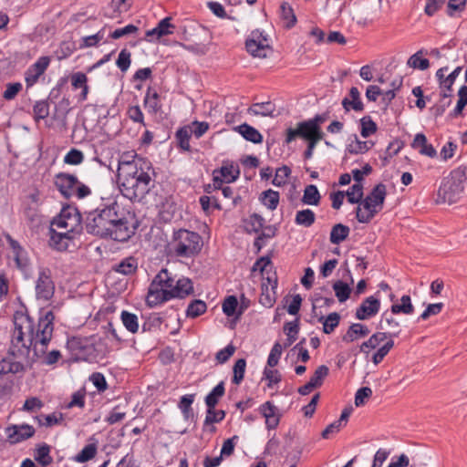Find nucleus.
<instances>
[{
  "label": "nucleus",
  "instance_id": "obj_1",
  "mask_svg": "<svg viewBox=\"0 0 467 467\" xmlns=\"http://www.w3.org/2000/svg\"><path fill=\"white\" fill-rule=\"evenodd\" d=\"M84 225L86 231L92 235L121 243L130 240L136 231L132 218L119 211V205L116 201L102 203L88 212Z\"/></svg>",
  "mask_w": 467,
  "mask_h": 467
},
{
  "label": "nucleus",
  "instance_id": "obj_2",
  "mask_svg": "<svg viewBox=\"0 0 467 467\" xmlns=\"http://www.w3.org/2000/svg\"><path fill=\"white\" fill-rule=\"evenodd\" d=\"M192 293L191 279L183 277L175 280L167 269H161L150 284L146 304L150 307H155L172 298H184Z\"/></svg>",
  "mask_w": 467,
  "mask_h": 467
},
{
  "label": "nucleus",
  "instance_id": "obj_3",
  "mask_svg": "<svg viewBox=\"0 0 467 467\" xmlns=\"http://www.w3.org/2000/svg\"><path fill=\"white\" fill-rule=\"evenodd\" d=\"M155 171L150 161L139 164L136 169L126 167L118 174L119 190L131 202H140L153 185Z\"/></svg>",
  "mask_w": 467,
  "mask_h": 467
},
{
  "label": "nucleus",
  "instance_id": "obj_4",
  "mask_svg": "<svg viewBox=\"0 0 467 467\" xmlns=\"http://www.w3.org/2000/svg\"><path fill=\"white\" fill-rule=\"evenodd\" d=\"M55 316L52 311L40 313L37 324L34 323L33 318L27 314L16 312L14 316V326L20 328L23 324L29 325V328H24L28 341L33 345V351L36 356H44L48 343L50 342L54 331Z\"/></svg>",
  "mask_w": 467,
  "mask_h": 467
},
{
  "label": "nucleus",
  "instance_id": "obj_5",
  "mask_svg": "<svg viewBox=\"0 0 467 467\" xmlns=\"http://www.w3.org/2000/svg\"><path fill=\"white\" fill-rule=\"evenodd\" d=\"M24 328H29V325L23 324L20 326V328H14L11 344L8 348L7 354L9 358L14 360H19L21 358L24 359L23 366H26V370L28 368H32L33 365L36 362V360L43 356H36L33 351V355H30L31 348L33 349V345L31 342L27 345L25 341L26 332Z\"/></svg>",
  "mask_w": 467,
  "mask_h": 467
},
{
  "label": "nucleus",
  "instance_id": "obj_6",
  "mask_svg": "<svg viewBox=\"0 0 467 467\" xmlns=\"http://www.w3.org/2000/svg\"><path fill=\"white\" fill-rule=\"evenodd\" d=\"M467 183V166H459L452 170L441 185L438 194L444 202L455 203L464 191Z\"/></svg>",
  "mask_w": 467,
  "mask_h": 467
},
{
  "label": "nucleus",
  "instance_id": "obj_7",
  "mask_svg": "<svg viewBox=\"0 0 467 467\" xmlns=\"http://www.w3.org/2000/svg\"><path fill=\"white\" fill-rule=\"evenodd\" d=\"M171 245L178 256L191 257L200 253L202 240L195 232L180 229L174 232Z\"/></svg>",
  "mask_w": 467,
  "mask_h": 467
},
{
  "label": "nucleus",
  "instance_id": "obj_8",
  "mask_svg": "<svg viewBox=\"0 0 467 467\" xmlns=\"http://www.w3.org/2000/svg\"><path fill=\"white\" fill-rule=\"evenodd\" d=\"M386 195V185L383 183L377 184L361 202L367 212H362L360 205L357 207V220L362 223H369L382 209Z\"/></svg>",
  "mask_w": 467,
  "mask_h": 467
},
{
  "label": "nucleus",
  "instance_id": "obj_9",
  "mask_svg": "<svg viewBox=\"0 0 467 467\" xmlns=\"http://www.w3.org/2000/svg\"><path fill=\"white\" fill-rule=\"evenodd\" d=\"M54 184L66 199H83L91 194L90 188L82 183L75 174L59 172L54 177Z\"/></svg>",
  "mask_w": 467,
  "mask_h": 467
},
{
  "label": "nucleus",
  "instance_id": "obj_10",
  "mask_svg": "<svg viewBox=\"0 0 467 467\" xmlns=\"http://www.w3.org/2000/svg\"><path fill=\"white\" fill-rule=\"evenodd\" d=\"M67 348L77 360H89L96 358L95 337H72L67 341Z\"/></svg>",
  "mask_w": 467,
  "mask_h": 467
},
{
  "label": "nucleus",
  "instance_id": "obj_11",
  "mask_svg": "<svg viewBox=\"0 0 467 467\" xmlns=\"http://www.w3.org/2000/svg\"><path fill=\"white\" fill-rule=\"evenodd\" d=\"M297 137L306 140H322L324 133L320 127H317L309 119L297 123L296 129L288 128L286 130L285 143L289 144Z\"/></svg>",
  "mask_w": 467,
  "mask_h": 467
},
{
  "label": "nucleus",
  "instance_id": "obj_12",
  "mask_svg": "<svg viewBox=\"0 0 467 467\" xmlns=\"http://www.w3.org/2000/svg\"><path fill=\"white\" fill-rule=\"evenodd\" d=\"M52 224L74 234L79 233L82 228L80 213L77 208L70 205L62 208L59 215L53 220Z\"/></svg>",
  "mask_w": 467,
  "mask_h": 467
},
{
  "label": "nucleus",
  "instance_id": "obj_13",
  "mask_svg": "<svg viewBox=\"0 0 467 467\" xmlns=\"http://www.w3.org/2000/svg\"><path fill=\"white\" fill-rule=\"evenodd\" d=\"M35 291L37 300L47 302L53 297L55 293V283L52 279V274L49 268H39L37 278L36 280Z\"/></svg>",
  "mask_w": 467,
  "mask_h": 467
},
{
  "label": "nucleus",
  "instance_id": "obj_14",
  "mask_svg": "<svg viewBox=\"0 0 467 467\" xmlns=\"http://www.w3.org/2000/svg\"><path fill=\"white\" fill-rule=\"evenodd\" d=\"M245 47L248 53L253 57H266L270 46L268 39L264 36L263 32L254 30L251 33L249 38L245 42Z\"/></svg>",
  "mask_w": 467,
  "mask_h": 467
},
{
  "label": "nucleus",
  "instance_id": "obj_15",
  "mask_svg": "<svg viewBox=\"0 0 467 467\" xmlns=\"http://www.w3.org/2000/svg\"><path fill=\"white\" fill-rule=\"evenodd\" d=\"M7 441L11 444L19 443L34 436L36 430L29 424L10 425L5 430Z\"/></svg>",
  "mask_w": 467,
  "mask_h": 467
},
{
  "label": "nucleus",
  "instance_id": "obj_16",
  "mask_svg": "<svg viewBox=\"0 0 467 467\" xmlns=\"http://www.w3.org/2000/svg\"><path fill=\"white\" fill-rule=\"evenodd\" d=\"M50 59L48 57H41L30 66L25 72V81L27 88L34 86L41 75L44 74L49 65Z\"/></svg>",
  "mask_w": 467,
  "mask_h": 467
},
{
  "label": "nucleus",
  "instance_id": "obj_17",
  "mask_svg": "<svg viewBox=\"0 0 467 467\" xmlns=\"http://www.w3.org/2000/svg\"><path fill=\"white\" fill-rule=\"evenodd\" d=\"M379 308L380 301L374 296H368L356 309V318L358 320L369 319L379 313Z\"/></svg>",
  "mask_w": 467,
  "mask_h": 467
},
{
  "label": "nucleus",
  "instance_id": "obj_18",
  "mask_svg": "<svg viewBox=\"0 0 467 467\" xmlns=\"http://www.w3.org/2000/svg\"><path fill=\"white\" fill-rule=\"evenodd\" d=\"M40 204V193L37 190H34L26 197L24 206L25 217L31 222H35L38 218V207Z\"/></svg>",
  "mask_w": 467,
  "mask_h": 467
},
{
  "label": "nucleus",
  "instance_id": "obj_19",
  "mask_svg": "<svg viewBox=\"0 0 467 467\" xmlns=\"http://www.w3.org/2000/svg\"><path fill=\"white\" fill-rule=\"evenodd\" d=\"M267 283H263L261 286V295L259 298L260 304L264 306L271 307L275 303V289L277 286V281L275 278L268 275L266 277Z\"/></svg>",
  "mask_w": 467,
  "mask_h": 467
},
{
  "label": "nucleus",
  "instance_id": "obj_20",
  "mask_svg": "<svg viewBox=\"0 0 467 467\" xmlns=\"http://www.w3.org/2000/svg\"><path fill=\"white\" fill-rule=\"evenodd\" d=\"M50 246L57 251H66L69 246V243L74 238V234L66 230V232H57L50 228Z\"/></svg>",
  "mask_w": 467,
  "mask_h": 467
},
{
  "label": "nucleus",
  "instance_id": "obj_21",
  "mask_svg": "<svg viewBox=\"0 0 467 467\" xmlns=\"http://www.w3.org/2000/svg\"><path fill=\"white\" fill-rule=\"evenodd\" d=\"M276 107L272 101L257 102L252 104L247 109V113L253 116L271 117L275 118L277 116L275 113Z\"/></svg>",
  "mask_w": 467,
  "mask_h": 467
},
{
  "label": "nucleus",
  "instance_id": "obj_22",
  "mask_svg": "<svg viewBox=\"0 0 467 467\" xmlns=\"http://www.w3.org/2000/svg\"><path fill=\"white\" fill-rule=\"evenodd\" d=\"M369 334V329L361 323H353L349 326L342 340L346 343L354 342L359 338L365 337Z\"/></svg>",
  "mask_w": 467,
  "mask_h": 467
},
{
  "label": "nucleus",
  "instance_id": "obj_23",
  "mask_svg": "<svg viewBox=\"0 0 467 467\" xmlns=\"http://www.w3.org/2000/svg\"><path fill=\"white\" fill-rule=\"evenodd\" d=\"M148 161L149 160L146 158L138 156L134 151L124 152L119 160L118 174H121L126 167L130 168V166H131L133 169H136L139 164H142V162Z\"/></svg>",
  "mask_w": 467,
  "mask_h": 467
},
{
  "label": "nucleus",
  "instance_id": "obj_24",
  "mask_svg": "<svg viewBox=\"0 0 467 467\" xmlns=\"http://www.w3.org/2000/svg\"><path fill=\"white\" fill-rule=\"evenodd\" d=\"M26 371V366H23L20 360H14L9 356L0 358V375L18 374Z\"/></svg>",
  "mask_w": 467,
  "mask_h": 467
},
{
  "label": "nucleus",
  "instance_id": "obj_25",
  "mask_svg": "<svg viewBox=\"0 0 467 467\" xmlns=\"http://www.w3.org/2000/svg\"><path fill=\"white\" fill-rule=\"evenodd\" d=\"M342 106L346 111L353 109L355 111H362L364 105L360 99V93L356 87H352L349 90V97H346L342 100Z\"/></svg>",
  "mask_w": 467,
  "mask_h": 467
},
{
  "label": "nucleus",
  "instance_id": "obj_26",
  "mask_svg": "<svg viewBox=\"0 0 467 467\" xmlns=\"http://www.w3.org/2000/svg\"><path fill=\"white\" fill-rule=\"evenodd\" d=\"M394 314H389L387 311L381 316V319L379 323V328L381 330L389 328L390 332L388 333V337H396L400 334V323L396 318L393 317Z\"/></svg>",
  "mask_w": 467,
  "mask_h": 467
},
{
  "label": "nucleus",
  "instance_id": "obj_27",
  "mask_svg": "<svg viewBox=\"0 0 467 467\" xmlns=\"http://www.w3.org/2000/svg\"><path fill=\"white\" fill-rule=\"evenodd\" d=\"M411 146L414 149L419 150V152L422 155H426L431 158H434L437 155L436 150L431 144L427 143V138L422 133H418L415 136Z\"/></svg>",
  "mask_w": 467,
  "mask_h": 467
},
{
  "label": "nucleus",
  "instance_id": "obj_28",
  "mask_svg": "<svg viewBox=\"0 0 467 467\" xmlns=\"http://www.w3.org/2000/svg\"><path fill=\"white\" fill-rule=\"evenodd\" d=\"M144 106L150 113L156 114L161 109L160 95L156 90L152 89L151 88H149L147 89L144 98Z\"/></svg>",
  "mask_w": 467,
  "mask_h": 467
},
{
  "label": "nucleus",
  "instance_id": "obj_29",
  "mask_svg": "<svg viewBox=\"0 0 467 467\" xmlns=\"http://www.w3.org/2000/svg\"><path fill=\"white\" fill-rule=\"evenodd\" d=\"M246 140L253 143H261L263 141L262 134L254 127L244 123L234 128Z\"/></svg>",
  "mask_w": 467,
  "mask_h": 467
},
{
  "label": "nucleus",
  "instance_id": "obj_30",
  "mask_svg": "<svg viewBox=\"0 0 467 467\" xmlns=\"http://www.w3.org/2000/svg\"><path fill=\"white\" fill-rule=\"evenodd\" d=\"M112 268L117 273L129 275L136 272L138 268V262L136 258L130 256L123 259L119 264H116Z\"/></svg>",
  "mask_w": 467,
  "mask_h": 467
},
{
  "label": "nucleus",
  "instance_id": "obj_31",
  "mask_svg": "<svg viewBox=\"0 0 467 467\" xmlns=\"http://www.w3.org/2000/svg\"><path fill=\"white\" fill-rule=\"evenodd\" d=\"M50 451L51 447L47 443L38 445L35 451V460L43 467L50 465L53 462Z\"/></svg>",
  "mask_w": 467,
  "mask_h": 467
},
{
  "label": "nucleus",
  "instance_id": "obj_32",
  "mask_svg": "<svg viewBox=\"0 0 467 467\" xmlns=\"http://www.w3.org/2000/svg\"><path fill=\"white\" fill-rule=\"evenodd\" d=\"M318 322L323 325V332L331 334L338 327L340 322V315L337 312H332L327 317L321 316Z\"/></svg>",
  "mask_w": 467,
  "mask_h": 467
},
{
  "label": "nucleus",
  "instance_id": "obj_33",
  "mask_svg": "<svg viewBox=\"0 0 467 467\" xmlns=\"http://www.w3.org/2000/svg\"><path fill=\"white\" fill-rule=\"evenodd\" d=\"M349 232L348 226L337 223L331 229L329 240L333 244H339L348 238Z\"/></svg>",
  "mask_w": 467,
  "mask_h": 467
},
{
  "label": "nucleus",
  "instance_id": "obj_34",
  "mask_svg": "<svg viewBox=\"0 0 467 467\" xmlns=\"http://www.w3.org/2000/svg\"><path fill=\"white\" fill-rule=\"evenodd\" d=\"M176 140L178 141V146L185 150L191 151L190 139L192 137V127L191 126H183L180 128L175 134Z\"/></svg>",
  "mask_w": 467,
  "mask_h": 467
},
{
  "label": "nucleus",
  "instance_id": "obj_35",
  "mask_svg": "<svg viewBox=\"0 0 467 467\" xmlns=\"http://www.w3.org/2000/svg\"><path fill=\"white\" fill-rule=\"evenodd\" d=\"M265 224V219L258 213H253L244 220V228L248 234L259 233Z\"/></svg>",
  "mask_w": 467,
  "mask_h": 467
},
{
  "label": "nucleus",
  "instance_id": "obj_36",
  "mask_svg": "<svg viewBox=\"0 0 467 467\" xmlns=\"http://www.w3.org/2000/svg\"><path fill=\"white\" fill-rule=\"evenodd\" d=\"M225 389L223 381L217 384L212 391L205 397V404L207 409L215 408L219 400L224 395Z\"/></svg>",
  "mask_w": 467,
  "mask_h": 467
},
{
  "label": "nucleus",
  "instance_id": "obj_37",
  "mask_svg": "<svg viewBox=\"0 0 467 467\" xmlns=\"http://www.w3.org/2000/svg\"><path fill=\"white\" fill-rule=\"evenodd\" d=\"M391 314L410 315L414 312V306L411 304L410 296L404 295L400 298V304H393L390 307Z\"/></svg>",
  "mask_w": 467,
  "mask_h": 467
},
{
  "label": "nucleus",
  "instance_id": "obj_38",
  "mask_svg": "<svg viewBox=\"0 0 467 467\" xmlns=\"http://www.w3.org/2000/svg\"><path fill=\"white\" fill-rule=\"evenodd\" d=\"M279 192L271 189L263 192L260 195V201L262 203L271 211L276 209L279 203Z\"/></svg>",
  "mask_w": 467,
  "mask_h": 467
},
{
  "label": "nucleus",
  "instance_id": "obj_39",
  "mask_svg": "<svg viewBox=\"0 0 467 467\" xmlns=\"http://www.w3.org/2000/svg\"><path fill=\"white\" fill-rule=\"evenodd\" d=\"M316 221V214L310 209L300 210L296 213L295 217V223L297 225L304 227H310Z\"/></svg>",
  "mask_w": 467,
  "mask_h": 467
},
{
  "label": "nucleus",
  "instance_id": "obj_40",
  "mask_svg": "<svg viewBox=\"0 0 467 467\" xmlns=\"http://www.w3.org/2000/svg\"><path fill=\"white\" fill-rule=\"evenodd\" d=\"M280 17L287 28L293 27L296 23V16L294 10L286 2H283L280 5Z\"/></svg>",
  "mask_w": 467,
  "mask_h": 467
},
{
  "label": "nucleus",
  "instance_id": "obj_41",
  "mask_svg": "<svg viewBox=\"0 0 467 467\" xmlns=\"http://www.w3.org/2000/svg\"><path fill=\"white\" fill-rule=\"evenodd\" d=\"M207 309V305L201 299H193L188 305L186 309V317L190 318H196L204 314Z\"/></svg>",
  "mask_w": 467,
  "mask_h": 467
},
{
  "label": "nucleus",
  "instance_id": "obj_42",
  "mask_svg": "<svg viewBox=\"0 0 467 467\" xmlns=\"http://www.w3.org/2000/svg\"><path fill=\"white\" fill-rule=\"evenodd\" d=\"M97 451V443H88L74 457V461L80 463L87 462L96 456Z\"/></svg>",
  "mask_w": 467,
  "mask_h": 467
},
{
  "label": "nucleus",
  "instance_id": "obj_43",
  "mask_svg": "<svg viewBox=\"0 0 467 467\" xmlns=\"http://www.w3.org/2000/svg\"><path fill=\"white\" fill-rule=\"evenodd\" d=\"M462 67H457L444 80H441V88H443V91L441 92V96L443 99L450 98L451 96V87L457 78V77L462 72Z\"/></svg>",
  "mask_w": 467,
  "mask_h": 467
},
{
  "label": "nucleus",
  "instance_id": "obj_44",
  "mask_svg": "<svg viewBox=\"0 0 467 467\" xmlns=\"http://www.w3.org/2000/svg\"><path fill=\"white\" fill-rule=\"evenodd\" d=\"M320 193L316 185H307L305 188L302 202L307 205H317L320 202Z\"/></svg>",
  "mask_w": 467,
  "mask_h": 467
},
{
  "label": "nucleus",
  "instance_id": "obj_45",
  "mask_svg": "<svg viewBox=\"0 0 467 467\" xmlns=\"http://www.w3.org/2000/svg\"><path fill=\"white\" fill-rule=\"evenodd\" d=\"M123 326L128 331L135 334L139 330L138 317L135 314L128 312L126 310L121 312L120 315Z\"/></svg>",
  "mask_w": 467,
  "mask_h": 467
},
{
  "label": "nucleus",
  "instance_id": "obj_46",
  "mask_svg": "<svg viewBox=\"0 0 467 467\" xmlns=\"http://www.w3.org/2000/svg\"><path fill=\"white\" fill-rule=\"evenodd\" d=\"M425 52L423 49L419 50L413 54L407 61V65L412 68L426 70L430 67V62L427 58H421L420 56Z\"/></svg>",
  "mask_w": 467,
  "mask_h": 467
},
{
  "label": "nucleus",
  "instance_id": "obj_47",
  "mask_svg": "<svg viewBox=\"0 0 467 467\" xmlns=\"http://www.w3.org/2000/svg\"><path fill=\"white\" fill-rule=\"evenodd\" d=\"M387 337H388L387 332H377V333L373 334L367 341L363 342L360 345V351L366 352L367 348H371V349L376 348Z\"/></svg>",
  "mask_w": 467,
  "mask_h": 467
},
{
  "label": "nucleus",
  "instance_id": "obj_48",
  "mask_svg": "<svg viewBox=\"0 0 467 467\" xmlns=\"http://www.w3.org/2000/svg\"><path fill=\"white\" fill-rule=\"evenodd\" d=\"M36 420L40 426L52 427L54 425L59 424L63 420V415L62 413L57 412L48 415L41 414L36 416Z\"/></svg>",
  "mask_w": 467,
  "mask_h": 467
},
{
  "label": "nucleus",
  "instance_id": "obj_49",
  "mask_svg": "<svg viewBox=\"0 0 467 467\" xmlns=\"http://www.w3.org/2000/svg\"><path fill=\"white\" fill-rule=\"evenodd\" d=\"M459 99L455 109L451 112L450 116L456 118L462 113L464 107L467 105V86H462L458 91Z\"/></svg>",
  "mask_w": 467,
  "mask_h": 467
},
{
  "label": "nucleus",
  "instance_id": "obj_50",
  "mask_svg": "<svg viewBox=\"0 0 467 467\" xmlns=\"http://www.w3.org/2000/svg\"><path fill=\"white\" fill-rule=\"evenodd\" d=\"M333 289L340 303H343L349 298L351 288L348 284L342 281H337L333 285Z\"/></svg>",
  "mask_w": 467,
  "mask_h": 467
},
{
  "label": "nucleus",
  "instance_id": "obj_51",
  "mask_svg": "<svg viewBox=\"0 0 467 467\" xmlns=\"http://www.w3.org/2000/svg\"><path fill=\"white\" fill-rule=\"evenodd\" d=\"M361 130L360 134L363 138H368L377 131V124L372 120L370 116H364L360 119Z\"/></svg>",
  "mask_w": 467,
  "mask_h": 467
},
{
  "label": "nucleus",
  "instance_id": "obj_52",
  "mask_svg": "<svg viewBox=\"0 0 467 467\" xmlns=\"http://www.w3.org/2000/svg\"><path fill=\"white\" fill-rule=\"evenodd\" d=\"M348 201L350 203H360L363 198L362 183H354L347 192Z\"/></svg>",
  "mask_w": 467,
  "mask_h": 467
},
{
  "label": "nucleus",
  "instance_id": "obj_53",
  "mask_svg": "<svg viewBox=\"0 0 467 467\" xmlns=\"http://www.w3.org/2000/svg\"><path fill=\"white\" fill-rule=\"evenodd\" d=\"M329 373V368L326 365H320L317 368L314 374L310 378V382L314 384V387L319 388L322 386L324 379Z\"/></svg>",
  "mask_w": 467,
  "mask_h": 467
},
{
  "label": "nucleus",
  "instance_id": "obj_54",
  "mask_svg": "<svg viewBox=\"0 0 467 467\" xmlns=\"http://www.w3.org/2000/svg\"><path fill=\"white\" fill-rule=\"evenodd\" d=\"M246 368V361L244 358H239L236 360V362L234 365V377H233V383L239 385L244 377Z\"/></svg>",
  "mask_w": 467,
  "mask_h": 467
},
{
  "label": "nucleus",
  "instance_id": "obj_55",
  "mask_svg": "<svg viewBox=\"0 0 467 467\" xmlns=\"http://www.w3.org/2000/svg\"><path fill=\"white\" fill-rule=\"evenodd\" d=\"M33 111L36 120L44 119L49 115V104L47 100L36 101L33 107Z\"/></svg>",
  "mask_w": 467,
  "mask_h": 467
},
{
  "label": "nucleus",
  "instance_id": "obj_56",
  "mask_svg": "<svg viewBox=\"0 0 467 467\" xmlns=\"http://www.w3.org/2000/svg\"><path fill=\"white\" fill-rule=\"evenodd\" d=\"M273 268L272 261L269 256H262L256 260L252 267V271H260L262 275L268 274Z\"/></svg>",
  "mask_w": 467,
  "mask_h": 467
},
{
  "label": "nucleus",
  "instance_id": "obj_57",
  "mask_svg": "<svg viewBox=\"0 0 467 467\" xmlns=\"http://www.w3.org/2000/svg\"><path fill=\"white\" fill-rule=\"evenodd\" d=\"M84 161V154L78 149H71L64 157V162L70 165H78Z\"/></svg>",
  "mask_w": 467,
  "mask_h": 467
},
{
  "label": "nucleus",
  "instance_id": "obj_58",
  "mask_svg": "<svg viewBox=\"0 0 467 467\" xmlns=\"http://www.w3.org/2000/svg\"><path fill=\"white\" fill-rule=\"evenodd\" d=\"M225 417L224 410H215V408H209L206 411V416L204 420V425H211L214 422L222 421Z\"/></svg>",
  "mask_w": 467,
  "mask_h": 467
},
{
  "label": "nucleus",
  "instance_id": "obj_59",
  "mask_svg": "<svg viewBox=\"0 0 467 467\" xmlns=\"http://www.w3.org/2000/svg\"><path fill=\"white\" fill-rule=\"evenodd\" d=\"M290 173H291V170L287 166H283L281 168H278L275 171V175L272 181V183L277 187H280V186L285 184L286 180L289 177Z\"/></svg>",
  "mask_w": 467,
  "mask_h": 467
},
{
  "label": "nucleus",
  "instance_id": "obj_60",
  "mask_svg": "<svg viewBox=\"0 0 467 467\" xmlns=\"http://www.w3.org/2000/svg\"><path fill=\"white\" fill-rule=\"evenodd\" d=\"M130 57V52L128 51L126 48L122 49L119 52L118 59L116 61V65L120 69L121 72H126L129 69L131 63Z\"/></svg>",
  "mask_w": 467,
  "mask_h": 467
},
{
  "label": "nucleus",
  "instance_id": "obj_61",
  "mask_svg": "<svg viewBox=\"0 0 467 467\" xmlns=\"http://www.w3.org/2000/svg\"><path fill=\"white\" fill-rule=\"evenodd\" d=\"M283 352V346L279 342H275L270 351L267 358V365L274 368L278 364L279 358Z\"/></svg>",
  "mask_w": 467,
  "mask_h": 467
},
{
  "label": "nucleus",
  "instance_id": "obj_62",
  "mask_svg": "<svg viewBox=\"0 0 467 467\" xmlns=\"http://www.w3.org/2000/svg\"><path fill=\"white\" fill-rule=\"evenodd\" d=\"M22 88L23 86L20 82L7 83L5 90L3 93V98L6 100H12L18 95Z\"/></svg>",
  "mask_w": 467,
  "mask_h": 467
},
{
  "label": "nucleus",
  "instance_id": "obj_63",
  "mask_svg": "<svg viewBox=\"0 0 467 467\" xmlns=\"http://www.w3.org/2000/svg\"><path fill=\"white\" fill-rule=\"evenodd\" d=\"M194 401V395H184L181 398V400L179 402V408L182 410L183 416L185 419H188L190 416V413L192 412V404Z\"/></svg>",
  "mask_w": 467,
  "mask_h": 467
},
{
  "label": "nucleus",
  "instance_id": "obj_64",
  "mask_svg": "<svg viewBox=\"0 0 467 467\" xmlns=\"http://www.w3.org/2000/svg\"><path fill=\"white\" fill-rule=\"evenodd\" d=\"M237 306V298L234 296H229L223 303V311L227 317H232L235 313Z\"/></svg>",
  "mask_w": 467,
  "mask_h": 467
}]
</instances>
